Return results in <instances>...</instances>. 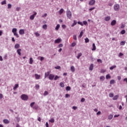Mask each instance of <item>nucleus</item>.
<instances>
[{
	"label": "nucleus",
	"instance_id": "obj_1",
	"mask_svg": "<svg viewBox=\"0 0 127 127\" xmlns=\"http://www.w3.org/2000/svg\"><path fill=\"white\" fill-rule=\"evenodd\" d=\"M17 31V29L16 28H13L12 30V32H13L14 36H16L17 38L19 37L18 36V34H17V33L16 32Z\"/></svg>",
	"mask_w": 127,
	"mask_h": 127
},
{
	"label": "nucleus",
	"instance_id": "obj_2",
	"mask_svg": "<svg viewBox=\"0 0 127 127\" xmlns=\"http://www.w3.org/2000/svg\"><path fill=\"white\" fill-rule=\"evenodd\" d=\"M66 15H67V17H68L69 19H71V17H72V13L71 12V11L67 10L66 11Z\"/></svg>",
	"mask_w": 127,
	"mask_h": 127
},
{
	"label": "nucleus",
	"instance_id": "obj_3",
	"mask_svg": "<svg viewBox=\"0 0 127 127\" xmlns=\"http://www.w3.org/2000/svg\"><path fill=\"white\" fill-rule=\"evenodd\" d=\"M114 10L116 11H119L120 10V5L118 4H115L114 6Z\"/></svg>",
	"mask_w": 127,
	"mask_h": 127
},
{
	"label": "nucleus",
	"instance_id": "obj_4",
	"mask_svg": "<svg viewBox=\"0 0 127 127\" xmlns=\"http://www.w3.org/2000/svg\"><path fill=\"white\" fill-rule=\"evenodd\" d=\"M36 14H37V13H36V12H35L33 15L30 16V19H31V20H33V19H34V17H35V15H36Z\"/></svg>",
	"mask_w": 127,
	"mask_h": 127
},
{
	"label": "nucleus",
	"instance_id": "obj_5",
	"mask_svg": "<svg viewBox=\"0 0 127 127\" xmlns=\"http://www.w3.org/2000/svg\"><path fill=\"white\" fill-rule=\"evenodd\" d=\"M21 98L22 100H23V101H27L28 100V96H21Z\"/></svg>",
	"mask_w": 127,
	"mask_h": 127
},
{
	"label": "nucleus",
	"instance_id": "obj_6",
	"mask_svg": "<svg viewBox=\"0 0 127 127\" xmlns=\"http://www.w3.org/2000/svg\"><path fill=\"white\" fill-rule=\"evenodd\" d=\"M35 78L36 80H40L41 76L38 74H35Z\"/></svg>",
	"mask_w": 127,
	"mask_h": 127
},
{
	"label": "nucleus",
	"instance_id": "obj_7",
	"mask_svg": "<svg viewBox=\"0 0 127 127\" xmlns=\"http://www.w3.org/2000/svg\"><path fill=\"white\" fill-rule=\"evenodd\" d=\"M54 77H55L54 74H51L49 75V80H52L53 79H54Z\"/></svg>",
	"mask_w": 127,
	"mask_h": 127
},
{
	"label": "nucleus",
	"instance_id": "obj_8",
	"mask_svg": "<svg viewBox=\"0 0 127 127\" xmlns=\"http://www.w3.org/2000/svg\"><path fill=\"white\" fill-rule=\"evenodd\" d=\"M95 2H96V1H95V0H91L89 1V5H94V4H95Z\"/></svg>",
	"mask_w": 127,
	"mask_h": 127
},
{
	"label": "nucleus",
	"instance_id": "obj_9",
	"mask_svg": "<svg viewBox=\"0 0 127 127\" xmlns=\"http://www.w3.org/2000/svg\"><path fill=\"white\" fill-rule=\"evenodd\" d=\"M62 41V39L60 38H58L57 40H55V43H60Z\"/></svg>",
	"mask_w": 127,
	"mask_h": 127
},
{
	"label": "nucleus",
	"instance_id": "obj_10",
	"mask_svg": "<svg viewBox=\"0 0 127 127\" xmlns=\"http://www.w3.org/2000/svg\"><path fill=\"white\" fill-rule=\"evenodd\" d=\"M75 66H71L70 67V71L72 72V73H74V72H75Z\"/></svg>",
	"mask_w": 127,
	"mask_h": 127
},
{
	"label": "nucleus",
	"instance_id": "obj_11",
	"mask_svg": "<svg viewBox=\"0 0 127 127\" xmlns=\"http://www.w3.org/2000/svg\"><path fill=\"white\" fill-rule=\"evenodd\" d=\"M19 34H20V35H22L24 34V30L20 29L19 31Z\"/></svg>",
	"mask_w": 127,
	"mask_h": 127
},
{
	"label": "nucleus",
	"instance_id": "obj_12",
	"mask_svg": "<svg viewBox=\"0 0 127 127\" xmlns=\"http://www.w3.org/2000/svg\"><path fill=\"white\" fill-rule=\"evenodd\" d=\"M60 28V24H58L56 26L55 30H56V31H58V30H59Z\"/></svg>",
	"mask_w": 127,
	"mask_h": 127
},
{
	"label": "nucleus",
	"instance_id": "obj_13",
	"mask_svg": "<svg viewBox=\"0 0 127 127\" xmlns=\"http://www.w3.org/2000/svg\"><path fill=\"white\" fill-rule=\"evenodd\" d=\"M116 23H117V21H116V20H113L112 22H111V25L112 26H114V25H115Z\"/></svg>",
	"mask_w": 127,
	"mask_h": 127
},
{
	"label": "nucleus",
	"instance_id": "obj_14",
	"mask_svg": "<svg viewBox=\"0 0 127 127\" xmlns=\"http://www.w3.org/2000/svg\"><path fill=\"white\" fill-rule=\"evenodd\" d=\"M93 69H94V64H92L90 65L89 70L90 71H93Z\"/></svg>",
	"mask_w": 127,
	"mask_h": 127
},
{
	"label": "nucleus",
	"instance_id": "obj_15",
	"mask_svg": "<svg viewBox=\"0 0 127 127\" xmlns=\"http://www.w3.org/2000/svg\"><path fill=\"white\" fill-rule=\"evenodd\" d=\"M21 49H18L17 50V53L18 54V55H19V56H20V55H21Z\"/></svg>",
	"mask_w": 127,
	"mask_h": 127
},
{
	"label": "nucleus",
	"instance_id": "obj_16",
	"mask_svg": "<svg viewBox=\"0 0 127 127\" xmlns=\"http://www.w3.org/2000/svg\"><path fill=\"white\" fill-rule=\"evenodd\" d=\"M50 74V72L48 71L47 72H46L45 74V78H47V77H48V76H49V74Z\"/></svg>",
	"mask_w": 127,
	"mask_h": 127
},
{
	"label": "nucleus",
	"instance_id": "obj_17",
	"mask_svg": "<svg viewBox=\"0 0 127 127\" xmlns=\"http://www.w3.org/2000/svg\"><path fill=\"white\" fill-rule=\"evenodd\" d=\"M36 37H39V36H40V34H39V33H38V32H36L34 33Z\"/></svg>",
	"mask_w": 127,
	"mask_h": 127
},
{
	"label": "nucleus",
	"instance_id": "obj_18",
	"mask_svg": "<svg viewBox=\"0 0 127 127\" xmlns=\"http://www.w3.org/2000/svg\"><path fill=\"white\" fill-rule=\"evenodd\" d=\"M19 47H20V45H19V44H17L15 45L14 48L15 49H18V48H19Z\"/></svg>",
	"mask_w": 127,
	"mask_h": 127
},
{
	"label": "nucleus",
	"instance_id": "obj_19",
	"mask_svg": "<svg viewBox=\"0 0 127 127\" xmlns=\"http://www.w3.org/2000/svg\"><path fill=\"white\" fill-rule=\"evenodd\" d=\"M18 88V84H16L14 87L13 88V90H14V91H15V90Z\"/></svg>",
	"mask_w": 127,
	"mask_h": 127
},
{
	"label": "nucleus",
	"instance_id": "obj_20",
	"mask_svg": "<svg viewBox=\"0 0 127 127\" xmlns=\"http://www.w3.org/2000/svg\"><path fill=\"white\" fill-rule=\"evenodd\" d=\"M77 24V21L76 20H74L73 21V23L71 25V27H73V26H75Z\"/></svg>",
	"mask_w": 127,
	"mask_h": 127
},
{
	"label": "nucleus",
	"instance_id": "obj_21",
	"mask_svg": "<svg viewBox=\"0 0 127 127\" xmlns=\"http://www.w3.org/2000/svg\"><path fill=\"white\" fill-rule=\"evenodd\" d=\"M111 19V17L110 16H107L105 17V21H109Z\"/></svg>",
	"mask_w": 127,
	"mask_h": 127
},
{
	"label": "nucleus",
	"instance_id": "obj_22",
	"mask_svg": "<svg viewBox=\"0 0 127 127\" xmlns=\"http://www.w3.org/2000/svg\"><path fill=\"white\" fill-rule=\"evenodd\" d=\"M93 48L92 49V51H95L96 50V45H95V43H93L92 45Z\"/></svg>",
	"mask_w": 127,
	"mask_h": 127
},
{
	"label": "nucleus",
	"instance_id": "obj_23",
	"mask_svg": "<svg viewBox=\"0 0 127 127\" xmlns=\"http://www.w3.org/2000/svg\"><path fill=\"white\" fill-rule=\"evenodd\" d=\"M105 76H101L100 77V81H105Z\"/></svg>",
	"mask_w": 127,
	"mask_h": 127
},
{
	"label": "nucleus",
	"instance_id": "obj_24",
	"mask_svg": "<svg viewBox=\"0 0 127 127\" xmlns=\"http://www.w3.org/2000/svg\"><path fill=\"white\" fill-rule=\"evenodd\" d=\"M33 63V59L32 58H30L29 59V64H32Z\"/></svg>",
	"mask_w": 127,
	"mask_h": 127
},
{
	"label": "nucleus",
	"instance_id": "obj_25",
	"mask_svg": "<svg viewBox=\"0 0 127 127\" xmlns=\"http://www.w3.org/2000/svg\"><path fill=\"white\" fill-rule=\"evenodd\" d=\"M63 11H64V9L63 8L61 9L59 11V14H62V13H63Z\"/></svg>",
	"mask_w": 127,
	"mask_h": 127
},
{
	"label": "nucleus",
	"instance_id": "obj_26",
	"mask_svg": "<svg viewBox=\"0 0 127 127\" xmlns=\"http://www.w3.org/2000/svg\"><path fill=\"white\" fill-rule=\"evenodd\" d=\"M4 124H9V122L7 119H5L3 121Z\"/></svg>",
	"mask_w": 127,
	"mask_h": 127
},
{
	"label": "nucleus",
	"instance_id": "obj_27",
	"mask_svg": "<svg viewBox=\"0 0 127 127\" xmlns=\"http://www.w3.org/2000/svg\"><path fill=\"white\" fill-rule=\"evenodd\" d=\"M40 87V86L39 84H36L35 86L36 90H39Z\"/></svg>",
	"mask_w": 127,
	"mask_h": 127
},
{
	"label": "nucleus",
	"instance_id": "obj_28",
	"mask_svg": "<svg viewBox=\"0 0 127 127\" xmlns=\"http://www.w3.org/2000/svg\"><path fill=\"white\" fill-rule=\"evenodd\" d=\"M110 84L111 85H113V84H115V80L112 79V80L110 81Z\"/></svg>",
	"mask_w": 127,
	"mask_h": 127
},
{
	"label": "nucleus",
	"instance_id": "obj_29",
	"mask_svg": "<svg viewBox=\"0 0 127 127\" xmlns=\"http://www.w3.org/2000/svg\"><path fill=\"white\" fill-rule=\"evenodd\" d=\"M83 33H84V32H83V31H81L79 35V38H81V37H82V36H83Z\"/></svg>",
	"mask_w": 127,
	"mask_h": 127
},
{
	"label": "nucleus",
	"instance_id": "obj_30",
	"mask_svg": "<svg viewBox=\"0 0 127 127\" xmlns=\"http://www.w3.org/2000/svg\"><path fill=\"white\" fill-rule=\"evenodd\" d=\"M43 29H45V30H46V29H47V25L45 24V25H43Z\"/></svg>",
	"mask_w": 127,
	"mask_h": 127
},
{
	"label": "nucleus",
	"instance_id": "obj_31",
	"mask_svg": "<svg viewBox=\"0 0 127 127\" xmlns=\"http://www.w3.org/2000/svg\"><path fill=\"white\" fill-rule=\"evenodd\" d=\"M125 44H126V41H122L120 43V45L124 46V45H125Z\"/></svg>",
	"mask_w": 127,
	"mask_h": 127
},
{
	"label": "nucleus",
	"instance_id": "obj_32",
	"mask_svg": "<svg viewBox=\"0 0 127 127\" xmlns=\"http://www.w3.org/2000/svg\"><path fill=\"white\" fill-rule=\"evenodd\" d=\"M49 122H50V123H54L55 122V120H54V119L52 118L51 120H49Z\"/></svg>",
	"mask_w": 127,
	"mask_h": 127
},
{
	"label": "nucleus",
	"instance_id": "obj_33",
	"mask_svg": "<svg viewBox=\"0 0 127 127\" xmlns=\"http://www.w3.org/2000/svg\"><path fill=\"white\" fill-rule=\"evenodd\" d=\"M59 78H60V76H59L58 75H56L55 77V78H54V80L55 81L58 80V79H59Z\"/></svg>",
	"mask_w": 127,
	"mask_h": 127
},
{
	"label": "nucleus",
	"instance_id": "obj_34",
	"mask_svg": "<svg viewBox=\"0 0 127 127\" xmlns=\"http://www.w3.org/2000/svg\"><path fill=\"white\" fill-rule=\"evenodd\" d=\"M115 68H117V65H113V66L110 67V69L111 70H113V69H115Z\"/></svg>",
	"mask_w": 127,
	"mask_h": 127
},
{
	"label": "nucleus",
	"instance_id": "obj_35",
	"mask_svg": "<svg viewBox=\"0 0 127 127\" xmlns=\"http://www.w3.org/2000/svg\"><path fill=\"white\" fill-rule=\"evenodd\" d=\"M106 78L107 79H111V76L110 75V74L106 75Z\"/></svg>",
	"mask_w": 127,
	"mask_h": 127
},
{
	"label": "nucleus",
	"instance_id": "obj_36",
	"mask_svg": "<svg viewBox=\"0 0 127 127\" xmlns=\"http://www.w3.org/2000/svg\"><path fill=\"white\" fill-rule=\"evenodd\" d=\"M82 56V53H79L78 56H77V59H79L80 57Z\"/></svg>",
	"mask_w": 127,
	"mask_h": 127
},
{
	"label": "nucleus",
	"instance_id": "obj_37",
	"mask_svg": "<svg viewBox=\"0 0 127 127\" xmlns=\"http://www.w3.org/2000/svg\"><path fill=\"white\" fill-rule=\"evenodd\" d=\"M33 109H35V110H38V105H35L33 107Z\"/></svg>",
	"mask_w": 127,
	"mask_h": 127
},
{
	"label": "nucleus",
	"instance_id": "obj_38",
	"mask_svg": "<svg viewBox=\"0 0 127 127\" xmlns=\"http://www.w3.org/2000/svg\"><path fill=\"white\" fill-rule=\"evenodd\" d=\"M73 40H77V35H74L73 36Z\"/></svg>",
	"mask_w": 127,
	"mask_h": 127
},
{
	"label": "nucleus",
	"instance_id": "obj_39",
	"mask_svg": "<svg viewBox=\"0 0 127 127\" xmlns=\"http://www.w3.org/2000/svg\"><path fill=\"white\" fill-rule=\"evenodd\" d=\"M78 24H80V25H81V26H84V24L82 23L81 22L78 21L77 22Z\"/></svg>",
	"mask_w": 127,
	"mask_h": 127
},
{
	"label": "nucleus",
	"instance_id": "obj_40",
	"mask_svg": "<svg viewBox=\"0 0 127 127\" xmlns=\"http://www.w3.org/2000/svg\"><path fill=\"white\" fill-rule=\"evenodd\" d=\"M113 119V115H110L108 117V120H112Z\"/></svg>",
	"mask_w": 127,
	"mask_h": 127
},
{
	"label": "nucleus",
	"instance_id": "obj_41",
	"mask_svg": "<svg viewBox=\"0 0 127 127\" xmlns=\"http://www.w3.org/2000/svg\"><path fill=\"white\" fill-rule=\"evenodd\" d=\"M66 90L67 91H70V90H71V87H70V86H66Z\"/></svg>",
	"mask_w": 127,
	"mask_h": 127
},
{
	"label": "nucleus",
	"instance_id": "obj_42",
	"mask_svg": "<svg viewBox=\"0 0 127 127\" xmlns=\"http://www.w3.org/2000/svg\"><path fill=\"white\" fill-rule=\"evenodd\" d=\"M85 43H88V42H89V39L88 38H85Z\"/></svg>",
	"mask_w": 127,
	"mask_h": 127
},
{
	"label": "nucleus",
	"instance_id": "obj_43",
	"mask_svg": "<svg viewBox=\"0 0 127 127\" xmlns=\"http://www.w3.org/2000/svg\"><path fill=\"white\" fill-rule=\"evenodd\" d=\"M61 68V66H59V65H58V66H56V67H55V69H60Z\"/></svg>",
	"mask_w": 127,
	"mask_h": 127
},
{
	"label": "nucleus",
	"instance_id": "obj_44",
	"mask_svg": "<svg viewBox=\"0 0 127 127\" xmlns=\"http://www.w3.org/2000/svg\"><path fill=\"white\" fill-rule=\"evenodd\" d=\"M34 104H35V102H32L31 103V104H30L31 108H33V106H34Z\"/></svg>",
	"mask_w": 127,
	"mask_h": 127
},
{
	"label": "nucleus",
	"instance_id": "obj_45",
	"mask_svg": "<svg viewBox=\"0 0 127 127\" xmlns=\"http://www.w3.org/2000/svg\"><path fill=\"white\" fill-rule=\"evenodd\" d=\"M60 85L61 86V87L63 88V87H64V83L63 82H61Z\"/></svg>",
	"mask_w": 127,
	"mask_h": 127
},
{
	"label": "nucleus",
	"instance_id": "obj_46",
	"mask_svg": "<svg viewBox=\"0 0 127 127\" xmlns=\"http://www.w3.org/2000/svg\"><path fill=\"white\" fill-rule=\"evenodd\" d=\"M83 24L84 25H88V22L86 21H83Z\"/></svg>",
	"mask_w": 127,
	"mask_h": 127
},
{
	"label": "nucleus",
	"instance_id": "obj_47",
	"mask_svg": "<svg viewBox=\"0 0 127 127\" xmlns=\"http://www.w3.org/2000/svg\"><path fill=\"white\" fill-rule=\"evenodd\" d=\"M125 33H126V30H123L121 31V34H125Z\"/></svg>",
	"mask_w": 127,
	"mask_h": 127
},
{
	"label": "nucleus",
	"instance_id": "obj_48",
	"mask_svg": "<svg viewBox=\"0 0 127 127\" xmlns=\"http://www.w3.org/2000/svg\"><path fill=\"white\" fill-rule=\"evenodd\" d=\"M44 60V57H40V61H43Z\"/></svg>",
	"mask_w": 127,
	"mask_h": 127
},
{
	"label": "nucleus",
	"instance_id": "obj_49",
	"mask_svg": "<svg viewBox=\"0 0 127 127\" xmlns=\"http://www.w3.org/2000/svg\"><path fill=\"white\" fill-rule=\"evenodd\" d=\"M44 95V96H47V95H48V92L45 91Z\"/></svg>",
	"mask_w": 127,
	"mask_h": 127
},
{
	"label": "nucleus",
	"instance_id": "obj_50",
	"mask_svg": "<svg viewBox=\"0 0 127 127\" xmlns=\"http://www.w3.org/2000/svg\"><path fill=\"white\" fill-rule=\"evenodd\" d=\"M5 3H6V2L5 1V0H4V1L1 2V4L2 5L5 4Z\"/></svg>",
	"mask_w": 127,
	"mask_h": 127
},
{
	"label": "nucleus",
	"instance_id": "obj_51",
	"mask_svg": "<svg viewBox=\"0 0 127 127\" xmlns=\"http://www.w3.org/2000/svg\"><path fill=\"white\" fill-rule=\"evenodd\" d=\"M47 16V13H45L42 15V17H46Z\"/></svg>",
	"mask_w": 127,
	"mask_h": 127
},
{
	"label": "nucleus",
	"instance_id": "obj_52",
	"mask_svg": "<svg viewBox=\"0 0 127 127\" xmlns=\"http://www.w3.org/2000/svg\"><path fill=\"white\" fill-rule=\"evenodd\" d=\"M75 45H76V43H72L71 44L72 47H74V46H75Z\"/></svg>",
	"mask_w": 127,
	"mask_h": 127
},
{
	"label": "nucleus",
	"instance_id": "obj_53",
	"mask_svg": "<svg viewBox=\"0 0 127 127\" xmlns=\"http://www.w3.org/2000/svg\"><path fill=\"white\" fill-rule=\"evenodd\" d=\"M59 48H61V47H63V44H60L59 45Z\"/></svg>",
	"mask_w": 127,
	"mask_h": 127
},
{
	"label": "nucleus",
	"instance_id": "obj_54",
	"mask_svg": "<svg viewBox=\"0 0 127 127\" xmlns=\"http://www.w3.org/2000/svg\"><path fill=\"white\" fill-rule=\"evenodd\" d=\"M101 111H98L97 113V115L100 116V115H101Z\"/></svg>",
	"mask_w": 127,
	"mask_h": 127
},
{
	"label": "nucleus",
	"instance_id": "obj_55",
	"mask_svg": "<svg viewBox=\"0 0 127 127\" xmlns=\"http://www.w3.org/2000/svg\"><path fill=\"white\" fill-rule=\"evenodd\" d=\"M97 62H100L101 63H102L103 61L101 59H98Z\"/></svg>",
	"mask_w": 127,
	"mask_h": 127
},
{
	"label": "nucleus",
	"instance_id": "obj_56",
	"mask_svg": "<svg viewBox=\"0 0 127 127\" xmlns=\"http://www.w3.org/2000/svg\"><path fill=\"white\" fill-rule=\"evenodd\" d=\"M8 8H11V4H8Z\"/></svg>",
	"mask_w": 127,
	"mask_h": 127
},
{
	"label": "nucleus",
	"instance_id": "obj_57",
	"mask_svg": "<svg viewBox=\"0 0 127 127\" xmlns=\"http://www.w3.org/2000/svg\"><path fill=\"white\" fill-rule=\"evenodd\" d=\"M117 78H118V80H119V81H120L121 80V79H122V77H121L120 76H118L117 77Z\"/></svg>",
	"mask_w": 127,
	"mask_h": 127
},
{
	"label": "nucleus",
	"instance_id": "obj_58",
	"mask_svg": "<svg viewBox=\"0 0 127 127\" xmlns=\"http://www.w3.org/2000/svg\"><path fill=\"white\" fill-rule=\"evenodd\" d=\"M118 99V96H116L113 98V100H117Z\"/></svg>",
	"mask_w": 127,
	"mask_h": 127
},
{
	"label": "nucleus",
	"instance_id": "obj_59",
	"mask_svg": "<svg viewBox=\"0 0 127 127\" xmlns=\"http://www.w3.org/2000/svg\"><path fill=\"white\" fill-rule=\"evenodd\" d=\"M123 55H124V54L122 53H119V57H121V56H123Z\"/></svg>",
	"mask_w": 127,
	"mask_h": 127
},
{
	"label": "nucleus",
	"instance_id": "obj_60",
	"mask_svg": "<svg viewBox=\"0 0 127 127\" xmlns=\"http://www.w3.org/2000/svg\"><path fill=\"white\" fill-rule=\"evenodd\" d=\"M81 102H85V98H81Z\"/></svg>",
	"mask_w": 127,
	"mask_h": 127
},
{
	"label": "nucleus",
	"instance_id": "obj_61",
	"mask_svg": "<svg viewBox=\"0 0 127 127\" xmlns=\"http://www.w3.org/2000/svg\"><path fill=\"white\" fill-rule=\"evenodd\" d=\"M46 127H49V125L48 124V122H47L46 123Z\"/></svg>",
	"mask_w": 127,
	"mask_h": 127
},
{
	"label": "nucleus",
	"instance_id": "obj_62",
	"mask_svg": "<svg viewBox=\"0 0 127 127\" xmlns=\"http://www.w3.org/2000/svg\"><path fill=\"white\" fill-rule=\"evenodd\" d=\"M72 109H73L74 110H77V107L76 106H73Z\"/></svg>",
	"mask_w": 127,
	"mask_h": 127
},
{
	"label": "nucleus",
	"instance_id": "obj_63",
	"mask_svg": "<svg viewBox=\"0 0 127 127\" xmlns=\"http://www.w3.org/2000/svg\"><path fill=\"white\" fill-rule=\"evenodd\" d=\"M121 28H125V25L122 24L121 26Z\"/></svg>",
	"mask_w": 127,
	"mask_h": 127
},
{
	"label": "nucleus",
	"instance_id": "obj_64",
	"mask_svg": "<svg viewBox=\"0 0 127 127\" xmlns=\"http://www.w3.org/2000/svg\"><path fill=\"white\" fill-rule=\"evenodd\" d=\"M124 81L126 82L127 83V78H124Z\"/></svg>",
	"mask_w": 127,
	"mask_h": 127
}]
</instances>
